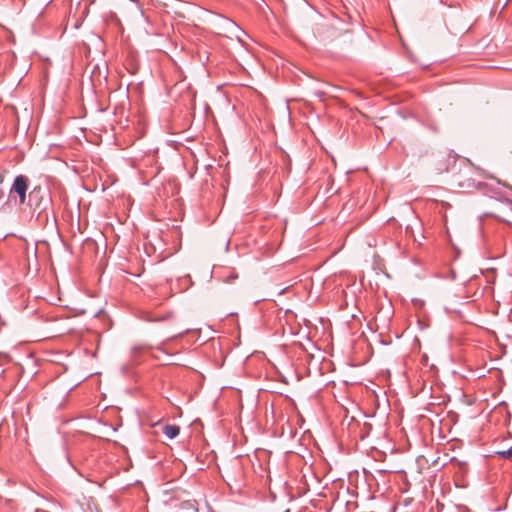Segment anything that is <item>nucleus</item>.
<instances>
[{"mask_svg":"<svg viewBox=\"0 0 512 512\" xmlns=\"http://www.w3.org/2000/svg\"><path fill=\"white\" fill-rule=\"evenodd\" d=\"M28 189V178L24 175H19L15 178L11 189L10 195L16 193L19 197L20 204H23L26 200V192Z\"/></svg>","mask_w":512,"mask_h":512,"instance_id":"1","label":"nucleus"},{"mask_svg":"<svg viewBox=\"0 0 512 512\" xmlns=\"http://www.w3.org/2000/svg\"><path fill=\"white\" fill-rule=\"evenodd\" d=\"M270 454L271 452L268 451V450H265V449H260L258 448V456H257V459L258 461H265V462H269V459H270ZM265 473H266V479L264 481V485H268L270 483V469H269V466L268 464L262 468Z\"/></svg>","mask_w":512,"mask_h":512,"instance_id":"2","label":"nucleus"},{"mask_svg":"<svg viewBox=\"0 0 512 512\" xmlns=\"http://www.w3.org/2000/svg\"><path fill=\"white\" fill-rule=\"evenodd\" d=\"M180 428L177 425H165L163 427L164 435L169 439H174L179 435Z\"/></svg>","mask_w":512,"mask_h":512,"instance_id":"3","label":"nucleus"},{"mask_svg":"<svg viewBox=\"0 0 512 512\" xmlns=\"http://www.w3.org/2000/svg\"><path fill=\"white\" fill-rule=\"evenodd\" d=\"M497 454L502 458L512 459V446L507 450L497 452Z\"/></svg>","mask_w":512,"mask_h":512,"instance_id":"4","label":"nucleus"},{"mask_svg":"<svg viewBox=\"0 0 512 512\" xmlns=\"http://www.w3.org/2000/svg\"><path fill=\"white\" fill-rule=\"evenodd\" d=\"M267 128L269 130V133H271L273 135V131H272V124L270 121L267 122Z\"/></svg>","mask_w":512,"mask_h":512,"instance_id":"5","label":"nucleus"},{"mask_svg":"<svg viewBox=\"0 0 512 512\" xmlns=\"http://www.w3.org/2000/svg\"><path fill=\"white\" fill-rule=\"evenodd\" d=\"M257 355H258V361H259L261 358H265V354H264V353H262V352H260V351H258V352H257Z\"/></svg>","mask_w":512,"mask_h":512,"instance_id":"6","label":"nucleus"},{"mask_svg":"<svg viewBox=\"0 0 512 512\" xmlns=\"http://www.w3.org/2000/svg\"><path fill=\"white\" fill-rule=\"evenodd\" d=\"M257 97H258V106H259L263 97H262V95L260 93L257 94Z\"/></svg>","mask_w":512,"mask_h":512,"instance_id":"7","label":"nucleus"},{"mask_svg":"<svg viewBox=\"0 0 512 512\" xmlns=\"http://www.w3.org/2000/svg\"><path fill=\"white\" fill-rule=\"evenodd\" d=\"M36 192H37L36 189L33 190V192H31L30 196L32 197Z\"/></svg>","mask_w":512,"mask_h":512,"instance_id":"8","label":"nucleus"},{"mask_svg":"<svg viewBox=\"0 0 512 512\" xmlns=\"http://www.w3.org/2000/svg\"><path fill=\"white\" fill-rule=\"evenodd\" d=\"M284 512H290V510H289V509H286Z\"/></svg>","mask_w":512,"mask_h":512,"instance_id":"9","label":"nucleus"}]
</instances>
